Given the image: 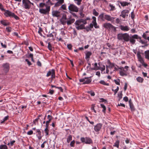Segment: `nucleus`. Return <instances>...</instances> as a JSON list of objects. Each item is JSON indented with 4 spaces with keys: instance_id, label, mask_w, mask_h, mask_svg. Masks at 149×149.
<instances>
[{
    "instance_id": "f257e3e1",
    "label": "nucleus",
    "mask_w": 149,
    "mask_h": 149,
    "mask_svg": "<svg viewBox=\"0 0 149 149\" xmlns=\"http://www.w3.org/2000/svg\"><path fill=\"white\" fill-rule=\"evenodd\" d=\"M86 24V21L82 19L76 20L74 23L75 27L78 30L85 29L84 25Z\"/></svg>"
},
{
    "instance_id": "f03ea898",
    "label": "nucleus",
    "mask_w": 149,
    "mask_h": 149,
    "mask_svg": "<svg viewBox=\"0 0 149 149\" xmlns=\"http://www.w3.org/2000/svg\"><path fill=\"white\" fill-rule=\"evenodd\" d=\"M45 6L46 7V9H44L43 8L40 9L39 10V12L42 14L46 15L48 14L50 10V6L45 4V3H40L39 7L43 8Z\"/></svg>"
},
{
    "instance_id": "7ed1b4c3",
    "label": "nucleus",
    "mask_w": 149,
    "mask_h": 149,
    "mask_svg": "<svg viewBox=\"0 0 149 149\" xmlns=\"http://www.w3.org/2000/svg\"><path fill=\"white\" fill-rule=\"evenodd\" d=\"M117 38L119 40L128 42L129 40V36L127 33H119L117 35Z\"/></svg>"
},
{
    "instance_id": "20e7f679",
    "label": "nucleus",
    "mask_w": 149,
    "mask_h": 149,
    "mask_svg": "<svg viewBox=\"0 0 149 149\" xmlns=\"http://www.w3.org/2000/svg\"><path fill=\"white\" fill-rule=\"evenodd\" d=\"M103 26L109 30H112L114 31H116V28L111 24L108 23H105L103 25Z\"/></svg>"
},
{
    "instance_id": "39448f33",
    "label": "nucleus",
    "mask_w": 149,
    "mask_h": 149,
    "mask_svg": "<svg viewBox=\"0 0 149 149\" xmlns=\"http://www.w3.org/2000/svg\"><path fill=\"white\" fill-rule=\"evenodd\" d=\"M22 4L26 9H29L31 7V2L29 0H22Z\"/></svg>"
},
{
    "instance_id": "423d86ee",
    "label": "nucleus",
    "mask_w": 149,
    "mask_h": 149,
    "mask_svg": "<svg viewBox=\"0 0 149 149\" xmlns=\"http://www.w3.org/2000/svg\"><path fill=\"white\" fill-rule=\"evenodd\" d=\"M51 75V78L52 79H54L55 77V71L54 69H52L49 70L46 75L47 77H49Z\"/></svg>"
},
{
    "instance_id": "0eeeda50",
    "label": "nucleus",
    "mask_w": 149,
    "mask_h": 149,
    "mask_svg": "<svg viewBox=\"0 0 149 149\" xmlns=\"http://www.w3.org/2000/svg\"><path fill=\"white\" fill-rule=\"evenodd\" d=\"M3 70L4 72L6 73L9 71L10 68V65L9 63H6L2 65Z\"/></svg>"
},
{
    "instance_id": "6e6552de",
    "label": "nucleus",
    "mask_w": 149,
    "mask_h": 149,
    "mask_svg": "<svg viewBox=\"0 0 149 149\" xmlns=\"http://www.w3.org/2000/svg\"><path fill=\"white\" fill-rule=\"evenodd\" d=\"M69 10L72 11L77 12L78 11V8L76 6L73 4H71L68 7Z\"/></svg>"
},
{
    "instance_id": "1a4fd4ad",
    "label": "nucleus",
    "mask_w": 149,
    "mask_h": 149,
    "mask_svg": "<svg viewBox=\"0 0 149 149\" xmlns=\"http://www.w3.org/2000/svg\"><path fill=\"white\" fill-rule=\"evenodd\" d=\"M138 36L137 35H133L131 37H129V40L132 44H134L135 41L136 40L135 39H137L138 38Z\"/></svg>"
},
{
    "instance_id": "9d476101",
    "label": "nucleus",
    "mask_w": 149,
    "mask_h": 149,
    "mask_svg": "<svg viewBox=\"0 0 149 149\" xmlns=\"http://www.w3.org/2000/svg\"><path fill=\"white\" fill-rule=\"evenodd\" d=\"M102 126V124L100 123L97 124L94 126V130L96 132H98L101 129Z\"/></svg>"
},
{
    "instance_id": "9b49d317",
    "label": "nucleus",
    "mask_w": 149,
    "mask_h": 149,
    "mask_svg": "<svg viewBox=\"0 0 149 149\" xmlns=\"http://www.w3.org/2000/svg\"><path fill=\"white\" fill-rule=\"evenodd\" d=\"M66 19V16L65 15H63L61 18L60 19V21L62 24L64 25L67 22Z\"/></svg>"
},
{
    "instance_id": "f8f14e48",
    "label": "nucleus",
    "mask_w": 149,
    "mask_h": 149,
    "mask_svg": "<svg viewBox=\"0 0 149 149\" xmlns=\"http://www.w3.org/2000/svg\"><path fill=\"white\" fill-rule=\"evenodd\" d=\"M60 12L57 10H53L52 12V15L53 17H59L60 16Z\"/></svg>"
},
{
    "instance_id": "ddd939ff",
    "label": "nucleus",
    "mask_w": 149,
    "mask_h": 149,
    "mask_svg": "<svg viewBox=\"0 0 149 149\" xmlns=\"http://www.w3.org/2000/svg\"><path fill=\"white\" fill-rule=\"evenodd\" d=\"M120 29L124 31H128L130 30V27L127 26H124L121 25L120 26Z\"/></svg>"
},
{
    "instance_id": "4468645a",
    "label": "nucleus",
    "mask_w": 149,
    "mask_h": 149,
    "mask_svg": "<svg viewBox=\"0 0 149 149\" xmlns=\"http://www.w3.org/2000/svg\"><path fill=\"white\" fill-rule=\"evenodd\" d=\"M129 13V11L127 10H123L121 12L120 16L123 17V18L125 17L126 16H128V14Z\"/></svg>"
},
{
    "instance_id": "2eb2a0df",
    "label": "nucleus",
    "mask_w": 149,
    "mask_h": 149,
    "mask_svg": "<svg viewBox=\"0 0 149 149\" xmlns=\"http://www.w3.org/2000/svg\"><path fill=\"white\" fill-rule=\"evenodd\" d=\"M104 18L105 20L110 21H112L114 19V18L113 17L108 15H104Z\"/></svg>"
},
{
    "instance_id": "dca6fc26",
    "label": "nucleus",
    "mask_w": 149,
    "mask_h": 149,
    "mask_svg": "<svg viewBox=\"0 0 149 149\" xmlns=\"http://www.w3.org/2000/svg\"><path fill=\"white\" fill-rule=\"evenodd\" d=\"M5 13H4V14L5 16L6 17H12V15L13 14V13L8 10H6L5 11Z\"/></svg>"
},
{
    "instance_id": "f3484780",
    "label": "nucleus",
    "mask_w": 149,
    "mask_h": 149,
    "mask_svg": "<svg viewBox=\"0 0 149 149\" xmlns=\"http://www.w3.org/2000/svg\"><path fill=\"white\" fill-rule=\"evenodd\" d=\"M99 65V70L101 71H103L105 70V66L104 65H102L100 62H99L98 63Z\"/></svg>"
},
{
    "instance_id": "a211bd4d",
    "label": "nucleus",
    "mask_w": 149,
    "mask_h": 149,
    "mask_svg": "<svg viewBox=\"0 0 149 149\" xmlns=\"http://www.w3.org/2000/svg\"><path fill=\"white\" fill-rule=\"evenodd\" d=\"M140 63L141 64L142 66L146 68L148 66V64L146 63L144 61L143 59L140 56Z\"/></svg>"
},
{
    "instance_id": "6ab92c4d",
    "label": "nucleus",
    "mask_w": 149,
    "mask_h": 149,
    "mask_svg": "<svg viewBox=\"0 0 149 149\" xmlns=\"http://www.w3.org/2000/svg\"><path fill=\"white\" fill-rule=\"evenodd\" d=\"M36 132L38 133V134H36V136H37L38 139L39 140H40L42 137V136L41 135V132L39 129H37L36 130Z\"/></svg>"
},
{
    "instance_id": "aec40b11",
    "label": "nucleus",
    "mask_w": 149,
    "mask_h": 149,
    "mask_svg": "<svg viewBox=\"0 0 149 149\" xmlns=\"http://www.w3.org/2000/svg\"><path fill=\"white\" fill-rule=\"evenodd\" d=\"M104 14V13H102L100 14L98 16V19L101 21H105Z\"/></svg>"
},
{
    "instance_id": "412c9836",
    "label": "nucleus",
    "mask_w": 149,
    "mask_h": 149,
    "mask_svg": "<svg viewBox=\"0 0 149 149\" xmlns=\"http://www.w3.org/2000/svg\"><path fill=\"white\" fill-rule=\"evenodd\" d=\"M127 70H125L124 69L123 70H120L119 72V73L121 76H127Z\"/></svg>"
},
{
    "instance_id": "4be33fe9",
    "label": "nucleus",
    "mask_w": 149,
    "mask_h": 149,
    "mask_svg": "<svg viewBox=\"0 0 149 149\" xmlns=\"http://www.w3.org/2000/svg\"><path fill=\"white\" fill-rule=\"evenodd\" d=\"M140 43L143 44V45L140 46L142 47H145L148 46V45L147 44V42L146 40H142L140 39Z\"/></svg>"
},
{
    "instance_id": "5701e85b",
    "label": "nucleus",
    "mask_w": 149,
    "mask_h": 149,
    "mask_svg": "<svg viewBox=\"0 0 149 149\" xmlns=\"http://www.w3.org/2000/svg\"><path fill=\"white\" fill-rule=\"evenodd\" d=\"M92 52H91L88 51L86 52V59H88V60L90 56L92 55Z\"/></svg>"
},
{
    "instance_id": "b1692460",
    "label": "nucleus",
    "mask_w": 149,
    "mask_h": 149,
    "mask_svg": "<svg viewBox=\"0 0 149 149\" xmlns=\"http://www.w3.org/2000/svg\"><path fill=\"white\" fill-rule=\"evenodd\" d=\"M85 79H86L85 82H84L83 84H88L91 81L92 79L90 78L85 77Z\"/></svg>"
},
{
    "instance_id": "393cba45",
    "label": "nucleus",
    "mask_w": 149,
    "mask_h": 149,
    "mask_svg": "<svg viewBox=\"0 0 149 149\" xmlns=\"http://www.w3.org/2000/svg\"><path fill=\"white\" fill-rule=\"evenodd\" d=\"M75 21L74 19H71L67 22V24L68 25H70L73 23Z\"/></svg>"
},
{
    "instance_id": "a878e982",
    "label": "nucleus",
    "mask_w": 149,
    "mask_h": 149,
    "mask_svg": "<svg viewBox=\"0 0 149 149\" xmlns=\"http://www.w3.org/2000/svg\"><path fill=\"white\" fill-rule=\"evenodd\" d=\"M144 54L145 58L149 60V50L145 51Z\"/></svg>"
},
{
    "instance_id": "bb28decb",
    "label": "nucleus",
    "mask_w": 149,
    "mask_h": 149,
    "mask_svg": "<svg viewBox=\"0 0 149 149\" xmlns=\"http://www.w3.org/2000/svg\"><path fill=\"white\" fill-rule=\"evenodd\" d=\"M107 63L109 64V68H112L114 66V64L111 63L109 60H108Z\"/></svg>"
},
{
    "instance_id": "cd10ccee",
    "label": "nucleus",
    "mask_w": 149,
    "mask_h": 149,
    "mask_svg": "<svg viewBox=\"0 0 149 149\" xmlns=\"http://www.w3.org/2000/svg\"><path fill=\"white\" fill-rule=\"evenodd\" d=\"M91 139L89 138H85V143L87 144H90L92 142Z\"/></svg>"
},
{
    "instance_id": "c85d7f7f",
    "label": "nucleus",
    "mask_w": 149,
    "mask_h": 149,
    "mask_svg": "<svg viewBox=\"0 0 149 149\" xmlns=\"http://www.w3.org/2000/svg\"><path fill=\"white\" fill-rule=\"evenodd\" d=\"M1 23L5 26H6L9 25V23L5 20H1Z\"/></svg>"
},
{
    "instance_id": "c756f323",
    "label": "nucleus",
    "mask_w": 149,
    "mask_h": 149,
    "mask_svg": "<svg viewBox=\"0 0 149 149\" xmlns=\"http://www.w3.org/2000/svg\"><path fill=\"white\" fill-rule=\"evenodd\" d=\"M121 5L123 6H128L129 4V3L127 2H121L120 3Z\"/></svg>"
},
{
    "instance_id": "7c9ffc66",
    "label": "nucleus",
    "mask_w": 149,
    "mask_h": 149,
    "mask_svg": "<svg viewBox=\"0 0 149 149\" xmlns=\"http://www.w3.org/2000/svg\"><path fill=\"white\" fill-rule=\"evenodd\" d=\"M102 85L108 86H109V84L106 83L104 80H101L99 82Z\"/></svg>"
},
{
    "instance_id": "2f4dec72",
    "label": "nucleus",
    "mask_w": 149,
    "mask_h": 149,
    "mask_svg": "<svg viewBox=\"0 0 149 149\" xmlns=\"http://www.w3.org/2000/svg\"><path fill=\"white\" fill-rule=\"evenodd\" d=\"M72 140V136L70 135L68 136L67 139V142L68 143H69L70 141Z\"/></svg>"
},
{
    "instance_id": "473e14b6",
    "label": "nucleus",
    "mask_w": 149,
    "mask_h": 149,
    "mask_svg": "<svg viewBox=\"0 0 149 149\" xmlns=\"http://www.w3.org/2000/svg\"><path fill=\"white\" fill-rule=\"evenodd\" d=\"M52 116L50 115H48L47 117V118L48 119V120L47 121L49 123H50L52 120Z\"/></svg>"
},
{
    "instance_id": "72a5a7b5",
    "label": "nucleus",
    "mask_w": 149,
    "mask_h": 149,
    "mask_svg": "<svg viewBox=\"0 0 149 149\" xmlns=\"http://www.w3.org/2000/svg\"><path fill=\"white\" fill-rule=\"evenodd\" d=\"M94 68H93L92 69L93 70H99V66H97V63H95L94 64Z\"/></svg>"
},
{
    "instance_id": "f704fd0d",
    "label": "nucleus",
    "mask_w": 149,
    "mask_h": 149,
    "mask_svg": "<svg viewBox=\"0 0 149 149\" xmlns=\"http://www.w3.org/2000/svg\"><path fill=\"white\" fill-rule=\"evenodd\" d=\"M100 106L103 109L102 111V112H104V113H105V110L106 109V108L105 106L103 104H101Z\"/></svg>"
},
{
    "instance_id": "c9c22d12",
    "label": "nucleus",
    "mask_w": 149,
    "mask_h": 149,
    "mask_svg": "<svg viewBox=\"0 0 149 149\" xmlns=\"http://www.w3.org/2000/svg\"><path fill=\"white\" fill-rule=\"evenodd\" d=\"M119 141L118 140L117 141L114 143L113 146L117 147L118 148L119 147Z\"/></svg>"
},
{
    "instance_id": "e433bc0d",
    "label": "nucleus",
    "mask_w": 149,
    "mask_h": 149,
    "mask_svg": "<svg viewBox=\"0 0 149 149\" xmlns=\"http://www.w3.org/2000/svg\"><path fill=\"white\" fill-rule=\"evenodd\" d=\"M8 147L5 145H1L0 146V149H7Z\"/></svg>"
},
{
    "instance_id": "4c0bfd02",
    "label": "nucleus",
    "mask_w": 149,
    "mask_h": 149,
    "mask_svg": "<svg viewBox=\"0 0 149 149\" xmlns=\"http://www.w3.org/2000/svg\"><path fill=\"white\" fill-rule=\"evenodd\" d=\"M93 14L95 16H97L98 15L99 13L96 11L95 9H94L93 10Z\"/></svg>"
},
{
    "instance_id": "58836bf2",
    "label": "nucleus",
    "mask_w": 149,
    "mask_h": 149,
    "mask_svg": "<svg viewBox=\"0 0 149 149\" xmlns=\"http://www.w3.org/2000/svg\"><path fill=\"white\" fill-rule=\"evenodd\" d=\"M8 116H6L3 119V120L1 121V124H2V123H3L4 122H5V121L6 120H8Z\"/></svg>"
},
{
    "instance_id": "ea45409f",
    "label": "nucleus",
    "mask_w": 149,
    "mask_h": 149,
    "mask_svg": "<svg viewBox=\"0 0 149 149\" xmlns=\"http://www.w3.org/2000/svg\"><path fill=\"white\" fill-rule=\"evenodd\" d=\"M44 131L46 134V135H47L49 134V130L48 129V128L45 127L44 130Z\"/></svg>"
},
{
    "instance_id": "a19ab883",
    "label": "nucleus",
    "mask_w": 149,
    "mask_h": 149,
    "mask_svg": "<svg viewBox=\"0 0 149 149\" xmlns=\"http://www.w3.org/2000/svg\"><path fill=\"white\" fill-rule=\"evenodd\" d=\"M74 1L77 5H79L81 4L82 0H74Z\"/></svg>"
},
{
    "instance_id": "79ce46f5",
    "label": "nucleus",
    "mask_w": 149,
    "mask_h": 149,
    "mask_svg": "<svg viewBox=\"0 0 149 149\" xmlns=\"http://www.w3.org/2000/svg\"><path fill=\"white\" fill-rule=\"evenodd\" d=\"M109 6L111 8L110 9L111 10L113 11L115 10V7L113 5L111 4H110L109 5Z\"/></svg>"
},
{
    "instance_id": "37998d69",
    "label": "nucleus",
    "mask_w": 149,
    "mask_h": 149,
    "mask_svg": "<svg viewBox=\"0 0 149 149\" xmlns=\"http://www.w3.org/2000/svg\"><path fill=\"white\" fill-rule=\"evenodd\" d=\"M62 4L61 3L58 1H57L56 3H55L54 6L55 7H58Z\"/></svg>"
},
{
    "instance_id": "c03bdc74",
    "label": "nucleus",
    "mask_w": 149,
    "mask_h": 149,
    "mask_svg": "<svg viewBox=\"0 0 149 149\" xmlns=\"http://www.w3.org/2000/svg\"><path fill=\"white\" fill-rule=\"evenodd\" d=\"M12 17H13L16 20H18L19 18V17L15 15L14 13L12 15Z\"/></svg>"
},
{
    "instance_id": "a18cd8bd",
    "label": "nucleus",
    "mask_w": 149,
    "mask_h": 149,
    "mask_svg": "<svg viewBox=\"0 0 149 149\" xmlns=\"http://www.w3.org/2000/svg\"><path fill=\"white\" fill-rule=\"evenodd\" d=\"M0 10L2 11H4L5 10L3 8L2 4L0 2Z\"/></svg>"
},
{
    "instance_id": "49530a36",
    "label": "nucleus",
    "mask_w": 149,
    "mask_h": 149,
    "mask_svg": "<svg viewBox=\"0 0 149 149\" xmlns=\"http://www.w3.org/2000/svg\"><path fill=\"white\" fill-rule=\"evenodd\" d=\"M42 31V29L40 27L39 28V30L38 31V33L41 36H42V34L41 33V32Z\"/></svg>"
},
{
    "instance_id": "de8ad7c7",
    "label": "nucleus",
    "mask_w": 149,
    "mask_h": 149,
    "mask_svg": "<svg viewBox=\"0 0 149 149\" xmlns=\"http://www.w3.org/2000/svg\"><path fill=\"white\" fill-rule=\"evenodd\" d=\"M75 143V141L74 140H73L72 141L70 144V146L71 147H73L74 146V145Z\"/></svg>"
},
{
    "instance_id": "09e8293b",
    "label": "nucleus",
    "mask_w": 149,
    "mask_h": 149,
    "mask_svg": "<svg viewBox=\"0 0 149 149\" xmlns=\"http://www.w3.org/2000/svg\"><path fill=\"white\" fill-rule=\"evenodd\" d=\"M130 107L131 109V111H134V107L133 106V105L132 104H130Z\"/></svg>"
},
{
    "instance_id": "8fccbe9b",
    "label": "nucleus",
    "mask_w": 149,
    "mask_h": 149,
    "mask_svg": "<svg viewBox=\"0 0 149 149\" xmlns=\"http://www.w3.org/2000/svg\"><path fill=\"white\" fill-rule=\"evenodd\" d=\"M60 8H62V9L64 10H66V5L65 4H63L62 5Z\"/></svg>"
},
{
    "instance_id": "3c124183",
    "label": "nucleus",
    "mask_w": 149,
    "mask_h": 149,
    "mask_svg": "<svg viewBox=\"0 0 149 149\" xmlns=\"http://www.w3.org/2000/svg\"><path fill=\"white\" fill-rule=\"evenodd\" d=\"M48 49L50 51L52 50V45L50 42L48 43Z\"/></svg>"
},
{
    "instance_id": "603ef678",
    "label": "nucleus",
    "mask_w": 149,
    "mask_h": 149,
    "mask_svg": "<svg viewBox=\"0 0 149 149\" xmlns=\"http://www.w3.org/2000/svg\"><path fill=\"white\" fill-rule=\"evenodd\" d=\"M115 83L117 85H119L120 84V80L119 79H118V80H114Z\"/></svg>"
},
{
    "instance_id": "864d4df0",
    "label": "nucleus",
    "mask_w": 149,
    "mask_h": 149,
    "mask_svg": "<svg viewBox=\"0 0 149 149\" xmlns=\"http://www.w3.org/2000/svg\"><path fill=\"white\" fill-rule=\"evenodd\" d=\"M93 25L94 26V27L95 28L97 29L99 28V26L97 25V22L95 23L94 24H93Z\"/></svg>"
},
{
    "instance_id": "5fc2aeb1",
    "label": "nucleus",
    "mask_w": 149,
    "mask_h": 149,
    "mask_svg": "<svg viewBox=\"0 0 149 149\" xmlns=\"http://www.w3.org/2000/svg\"><path fill=\"white\" fill-rule=\"evenodd\" d=\"M15 142V141L14 140L13 141H11L10 142V143H8V145H9L10 144V145L11 146H13V144Z\"/></svg>"
},
{
    "instance_id": "6e6d98bb",
    "label": "nucleus",
    "mask_w": 149,
    "mask_h": 149,
    "mask_svg": "<svg viewBox=\"0 0 149 149\" xmlns=\"http://www.w3.org/2000/svg\"><path fill=\"white\" fill-rule=\"evenodd\" d=\"M11 28L10 27H7L6 28V30L8 32H10L11 31Z\"/></svg>"
},
{
    "instance_id": "4d7b16f0",
    "label": "nucleus",
    "mask_w": 149,
    "mask_h": 149,
    "mask_svg": "<svg viewBox=\"0 0 149 149\" xmlns=\"http://www.w3.org/2000/svg\"><path fill=\"white\" fill-rule=\"evenodd\" d=\"M107 102V100H105L103 98H101L100 99V102Z\"/></svg>"
},
{
    "instance_id": "13d9d810",
    "label": "nucleus",
    "mask_w": 149,
    "mask_h": 149,
    "mask_svg": "<svg viewBox=\"0 0 149 149\" xmlns=\"http://www.w3.org/2000/svg\"><path fill=\"white\" fill-rule=\"evenodd\" d=\"M33 134V131L31 130H30L27 132V134L29 135H31Z\"/></svg>"
},
{
    "instance_id": "bf43d9fd",
    "label": "nucleus",
    "mask_w": 149,
    "mask_h": 149,
    "mask_svg": "<svg viewBox=\"0 0 149 149\" xmlns=\"http://www.w3.org/2000/svg\"><path fill=\"white\" fill-rule=\"evenodd\" d=\"M147 35H147L145 33H144L142 37L144 39H146L147 37Z\"/></svg>"
},
{
    "instance_id": "052dcab7",
    "label": "nucleus",
    "mask_w": 149,
    "mask_h": 149,
    "mask_svg": "<svg viewBox=\"0 0 149 149\" xmlns=\"http://www.w3.org/2000/svg\"><path fill=\"white\" fill-rule=\"evenodd\" d=\"M88 93L90 94L92 96H94L95 95V94L94 92L88 91Z\"/></svg>"
},
{
    "instance_id": "680f3d73",
    "label": "nucleus",
    "mask_w": 149,
    "mask_h": 149,
    "mask_svg": "<svg viewBox=\"0 0 149 149\" xmlns=\"http://www.w3.org/2000/svg\"><path fill=\"white\" fill-rule=\"evenodd\" d=\"M81 141L83 143H85V138L82 137L81 138Z\"/></svg>"
},
{
    "instance_id": "e2e57ef3",
    "label": "nucleus",
    "mask_w": 149,
    "mask_h": 149,
    "mask_svg": "<svg viewBox=\"0 0 149 149\" xmlns=\"http://www.w3.org/2000/svg\"><path fill=\"white\" fill-rule=\"evenodd\" d=\"M85 80L86 79H85V78H84L80 79L79 81L80 82H83L84 83V82H85Z\"/></svg>"
},
{
    "instance_id": "0e129e2a",
    "label": "nucleus",
    "mask_w": 149,
    "mask_h": 149,
    "mask_svg": "<svg viewBox=\"0 0 149 149\" xmlns=\"http://www.w3.org/2000/svg\"><path fill=\"white\" fill-rule=\"evenodd\" d=\"M72 45L71 44H68L67 45V47L69 49H71L72 47Z\"/></svg>"
},
{
    "instance_id": "69168bd1",
    "label": "nucleus",
    "mask_w": 149,
    "mask_h": 149,
    "mask_svg": "<svg viewBox=\"0 0 149 149\" xmlns=\"http://www.w3.org/2000/svg\"><path fill=\"white\" fill-rule=\"evenodd\" d=\"M122 93H121L120 94H118V97L119 98V99H120L122 98Z\"/></svg>"
},
{
    "instance_id": "338daca9",
    "label": "nucleus",
    "mask_w": 149,
    "mask_h": 149,
    "mask_svg": "<svg viewBox=\"0 0 149 149\" xmlns=\"http://www.w3.org/2000/svg\"><path fill=\"white\" fill-rule=\"evenodd\" d=\"M49 123L48 122H47V121L45 123V127L47 128H48L49 126Z\"/></svg>"
},
{
    "instance_id": "774afa93",
    "label": "nucleus",
    "mask_w": 149,
    "mask_h": 149,
    "mask_svg": "<svg viewBox=\"0 0 149 149\" xmlns=\"http://www.w3.org/2000/svg\"><path fill=\"white\" fill-rule=\"evenodd\" d=\"M96 75L98 76V77H100V73L99 71H97L96 72Z\"/></svg>"
}]
</instances>
